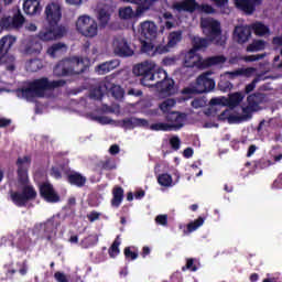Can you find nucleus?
<instances>
[{
  "label": "nucleus",
  "mask_w": 282,
  "mask_h": 282,
  "mask_svg": "<svg viewBox=\"0 0 282 282\" xmlns=\"http://www.w3.org/2000/svg\"><path fill=\"white\" fill-rule=\"evenodd\" d=\"M199 8L204 14H215V12H217V10H215L210 4H202Z\"/></svg>",
  "instance_id": "338daca9"
},
{
  "label": "nucleus",
  "mask_w": 282,
  "mask_h": 282,
  "mask_svg": "<svg viewBox=\"0 0 282 282\" xmlns=\"http://www.w3.org/2000/svg\"><path fill=\"white\" fill-rule=\"evenodd\" d=\"M268 102V95L263 93H253L247 97V105H250L257 111H261V105Z\"/></svg>",
  "instance_id": "a211bd4d"
},
{
  "label": "nucleus",
  "mask_w": 282,
  "mask_h": 282,
  "mask_svg": "<svg viewBox=\"0 0 282 282\" xmlns=\"http://www.w3.org/2000/svg\"><path fill=\"white\" fill-rule=\"evenodd\" d=\"M246 98V95L242 93H234L229 96L227 105L231 109H235V107H239L241 102H243V99Z\"/></svg>",
  "instance_id": "2f4dec72"
},
{
  "label": "nucleus",
  "mask_w": 282,
  "mask_h": 282,
  "mask_svg": "<svg viewBox=\"0 0 282 282\" xmlns=\"http://www.w3.org/2000/svg\"><path fill=\"white\" fill-rule=\"evenodd\" d=\"M150 129L151 131H173V128L167 122L152 123Z\"/></svg>",
  "instance_id": "8fccbe9b"
},
{
  "label": "nucleus",
  "mask_w": 282,
  "mask_h": 282,
  "mask_svg": "<svg viewBox=\"0 0 282 282\" xmlns=\"http://www.w3.org/2000/svg\"><path fill=\"white\" fill-rule=\"evenodd\" d=\"M170 145L173 151H180V147H182V140H180V137L174 135L170 139Z\"/></svg>",
  "instance_id": "4d7b16f0"
},
{
  "label": "nucleus",
  "mask_w": 282,
  "mask_h": 282,
  "mask_svg": "<svg viewBox=\"0 0 282 282\" xmlns=\"http://www.w3.org/2000/svg\"><path fill=\"white\" fill-rule=\"evenodd\" d=\"M271 188L273 191H281L282 188V173L278 175V177L273 181Z\"/></svg>",
  "instance_id": "69168bd1"
},
{
  "label": "nucleus",
  "mask_w": 282,
  "mask_h": 282,
  "mask_svg": "<svg viewBox=\"0 0 282 282\" xmlns=\"http://www.w3.org/2000/svg\"><path fill=\"white\" fill-rule=\"evenodd\" d=\"M66 180L70 186L83 188L87 184V176L80 174V172L72 171L66 175Z\"/></svg>",
  "instance_id": "412c9836"
},
{
  "label": "nucleus",
  "mask_w": 282,
  "mask_h": 282,
  "mask_svg": "<svg viewBox=\"0 0 282 282\" xmlns=\"http://www.w3.org/2000/svg\"><path fill=\"white\" fill-rule=\"evenodd\" d=\"M98 20L102 28H106L109 24V21H111V13L109 10L101 8L98 11Z\"/></svg>",
  "instance_id": "72a5a7b5"
},
{
  "label": "nucleus",
  "mask_w": 282,
  "mask_h": 282,
  "mask_svg": "<svg viewBox=\"0 0 282 282\" xmlns=\"http://www.w3.org/2000/svg\"><path fill=\"white\" fill-rule=\"evenodd\" d=\"M218 120L221 122H226V120H228L229 123L237 122V115H231L230 110L226 109L218 116Z\"/></svg>",
  "instance_id": "a18cd8bd"
},
{
  "label": "nucleus",
  "mask_w": 282,
  "mask_h": 282,
  "mask_svg": "<svg viewBox=\"0 0 282 282\" xmlns=\"http://www.w3.org/2000/svg\"><path fill=\"white\" fill-rule=\"evenodd\" d=\"M17 265L19 268L18 272L19 274H21V276H25V274H28V260H24L23 262H17Z\"/></svg>",
  "instance_id": "13d9d810"
},
{
  "label": "nucleus",
  "mask_w": 282,
  "mask_h": 282,
  "mask_svg": "<svg viewBox=\"0 0 282 282\" xmlns=\"http://www.w3.org/2000/svg\"><path fill=\"white\" fill-rule=\"evenodd\" d=\"M186 270H189V272H197V270H199V268L197 267V259L187 258L186 264L182 267V272H186Z\"/></svg>",
  "instance_id": "79ce46f5"
},
{
  "label": "nucleus",
  "mask_w": 282,
  "mask_h": 282,
  "mask_svg": "<svg viewBox=\"0 0 282 282\" xmlns=\"http://www.w3.org/2000/svg\"><path fill=\"white\" fill-rule=\"evenodd\" d=\"M257 111L250 104H247V106L242 107V115L234 118L237 119V122H248V120H252V113H257Z\"/></svg>",
  "instance_id": "c756f323"
},
{
  "label": "nucleus",
  "mask_w": 282,
  "mask_h": 282,
  "mask_svg": "<svg viewBox=\"0 0 282 282\" xmlns=\"http://www.w3.org/2000/svg\"><path fill=\"white\" fill-rule=\"evenodd\" d=\"M218 87L220 91H230V89H232V84L229 80H220Z\"/></svg>",
  "instance_id": "e2e57ef3"
},
{
  "label": "nucleus",
  "mask_w": 282,
  "mask_h": 282,
  "mask_svg": "<svg viewBox=\"0 0 282 282\" xmlns=\"http://www.w3.org/2000/svg\"><path fill=\"white\" fill-rule=\"evenodd\" d=\"M107 77L99 82L98 85L95 86L93 90H90L89 98L91 100H102L105 93L107 91Z\"/></svg>",
  "instance_id": "b1692460"
},
{
  "label": "nucleus",
  "mask_w": 282,
  "mask_h": 282,
  "mask_svg": "<svg viewBox=\"0 0 282 282\" xmlns=\"http://www.w3.org/2000/svg\"><path fill=\"white\" fill-rule=\"evenodd\" d=\"M1 30H14V25H12V17H4L0 20Z\"/></svg>",
  "instance_id": "603ef678"
},
{
  "label": "nucleus",
  "mask_w": 282,
  "mask_h": 282,
  "mask_svg": "<svg viewBox=\"0 0 282 282\" xmlns=\"http://www.w3.org/2000/svg\"><path fill=\"white\" fill-rule=\"evenodd\" d=\"M156 89H159L160 94H164V96H173L175 94V80L166 75L164 80L158 82Z\"/></svg>",
  "instance_id": "aec40b11"
},
{
  "label": "nucleus",
  "mask_w": 282,
  "mask_h": 282,
  "mask_svg": "<svg viewBox=\"0 0 282 282\" xmlns=\"http://www.w3.org/2000/svg\"><path fill=\"white\" fill-rule=\"evenodd\" d=\"M108 253L111 259H116L120 254V240L118 238L110 246Z\"/></svg>",
  "instance_id": "49530a36"
},
{
  "label": "nucleus",
  "mask_w": 282,
  "mask_h": 282,
  "mask_svg": "<svg viewBox=\"0 0 282 282\" xmlns=\"http://www.w3.org/2000/svg\"><path fill=\"white\" fill-rule=\"evenodd\" d=\"M182 41V31H173L167 36V47H175Z\"/></svg>",
  "instance_id": "58836bf2"
},
{
  "label": "nucleus",
  "mask_w": 282,
  "mask_h": 282,
  "mask_svg": "<svg viewBox=\"0 0 282 282\" xmlns=\"http://www.w3.org/2000/svg\"><path fill=\"white\" fill-rule=\"evenodd\" d=\"M155 223L159 224V226H169V215H158Z\"/></svg>",
  "instance_id": "0e129e2a"
},
{
  "label": "nucleus",
  "mask_w": 282,
  "mask_h": 282,
  "mask_svg": "<svg viewBox=\"0 0 282 282\" xmlns=\"http://www.w3.org/2000/svg\"><path fill=\"white\" fill-rule=\"evenodd\" d=\"M158 182L160 186L169 187L171 184H173V176H171L169 173H163L158 176Z\"/></svg>",
  "instance_id": "37998d69"
},
{
  "label": "nucleus",
  "mask_w": 282,
  "mask_h": 282,
  "mask_svg": "<svg viewBox=\"0 0 282 282\" xmlns=\"http://www.w3.org/2000/svg\"><path fill=\"white\" fill-rule=\"evenodd\" d=\"M141 36H143L145 41H155V39H158V25H155V22H142Z\"/></svg>",
  "instance_id": "f3484780"
},
{
  "label": "nucleus",
  "mask_w": 282,
  "mask_h": 282,
  "mask_svg": "<svg viewBox=\"0 0 282 282\" xmlns=\"http://www.w3.org/2000/svg\"><path fill=\"white\" fill-rule=\"evenodd\" d=\"M64 85L65 80L63 79L50 82L47 77H42L29 82L26 87L18 88L17 94L26 100H31V98H45V91H52V89H57V87H64Z\"/></svg>",
  "instance_id": "f03ea898"
},
{
  "label": "nucleus",
  "mask_w": 282,
  "mask_h": 282,
  "mask_svg": "<svg viewBox=\"0 0 282 282\" xmlns=\"http://www.w3.org/2000/svg\"><path fill=\"white\" fill-rule=\"evenodd\" d=\"M137 7V10L134 12V19H138V17H141L143 15L147 10H149L151 7L144 2H141V3H134Z\"/></svg>",
  "instance_id": "864d4df0"
},
{
  "label": "nucleus",
  "mask_w": 282,
  "mask_h": 282,
  "mask_svg": "<svg viewBox=\"0 0 282 282\" xmlns=\"http://www.w3.org/2000/svg\"><path fill=\"white\" fill-rule=\"evenodd\" d=\"M110 77H106L107 91L111 94L115 100H122L124 98V89L120 85H116L111 82Z\"/></svg>",
  "instance_id": "4be33fe9"
},
{
  "label": "nucleus",
  "mask_w": 282,
  "mask_h": 282,
  "mask_svg": "<svg viewBox=\"0 0 282 282\" xmlns=\"http://www.w3.org/2000/svg\"><path fill=\"white\" fill-rule=\"evenodd\" d=\"M76 30L86 39L98 36V22L89 15H80L76 21Z\"/></svg>",
  "instance_id": "423d86ee"
},
{
  "label": "nucleus",
  "mask_w": 282,
  "mask_h": 282,
  "mask_svg": "<svg viewBox=\"0 0 282 282\" xmlns=\"http://www.w3.org/2000/svg\"><path fill=\"white\" fill-rule=\"evenodd\" d=\"M39 191L40 197H42L44 202H47L48 204H57V202H61V196L58 195V193H56V191L54 189V185H52L51 183H41L39 186Z\"/></svg>",
  "instance_id": "f8f14e48"
},
{
  "label": "nucleus",
  "mask_w": 282,
  "mask_h": 282,
  "mask_svg": "<svg viewBox=\"0 0 282 282\" xmlns=\"http://www.w3.org/2000/svg\"><path fill=\"white\" fill-rule=\"evenodd\" d=\"M123 199H124V189L120 186H115L112 188L111 206L113 208H120V204H122Z\"/></svg>",
  "instance_id": "c85d7f7f"
},
{
  "label": "nucleus",
  "mask_w": 282,
  "mask_h": 282,
  "mask_svg": "<svg viewBox=\"0 0 282 282\" xmlns=\"http://www.w3.org/2000/svg\"><path fill=\"white\" fill-rule=\"evenodd\" d=\"M21 192H12L11 191V200L18 208H25L28 206V202H34L37 197L36 189L32 185H22Z\"/></svg>",
  "instance_id": "0eeeda50"
},
{
  "label": "nucleus",
  "mask_w": 282,
  "mask_h": 282,
  "mask_svg": "<svg viewBox=\"0 0 282 282\" xmlns=\"http://www.w3.org/2000/svg\"><path fill=\"white\" fill-rule=\"evenodd\" d=\"M119 17L123 21H129L131 19H135V11L131 7H122L119 9Z\"/></svg>",
  "instance_id": "e433bc0d"
},
{
  "label": "nucleus",
  "mask_w": 282,
  "mask_h": 282,
  "mask_svg": "<svg viewBox=\"0 0 282 282\" xmlns=\"http://www.w3.org/2000/svg\"><path fill=\"white\" fill-rule=\"evenodd\" d=\"M204 221H205L204 217L199 216L194 221L187 224V232H195L197 228L204 226Z\"/></svg>",
  "instance_id": "de8ad7c7"
},
{
  "label": "nucleus",
  "mask_w": 282,
  "mask_h": 282,
  "mask_svg": "<svg viewBox=\"0 0 282 282\" xmlns=\"http://www.w3.org/2000/svg\"><path fill=\"white\" fill-rule=\"evenodd\" d=\"M237 10L245 12L247 17H251L257 12V8L263 3V0H234Z\"/></svg>",
  "instance_id": "4468645a"
},
{
  "label": "nucleus",
  "mask_w": 282,
  "mask_h": 282,
  "mask_svg": "<svg viewBox=\"0 0 282 282\" xmlns=\"http://www.w3.org/2000/svg\"><path fill=\"white\" fill-rule=\"evenodd\" d=\"M13 30H21L23 23H25V17L21 13V10H18L17 13L11 18Z\"/></svg>",
  "instance_id": "4c0bfd02"
},
{
  "label": "nucleus",
  "mask_w": 282,
  "mask_h": 282,
  "mask_svg": "<svg viewBox=\"0 0 282 282\" xmlns=\"http://www.w3.org/2000/svg\"><path fill=\"white\" fill-rule=\"evenodd\" d=\"M87 69H89V59L74 56L59 61L53 68V73L57 78H63L85 74Z\"/></svg>",
  "instance_id": "20e7f679"
},
{
  "label": "nucleus",
  "mask_w": 282,
  "mask_h": 282,
  "mask_svg": "<svg viewBox=\"0 0 282 282\" xmlns=\"http://www.w3.org/2000/svg\"><path fill=\"white\" fill-rule=\"evenodd\" d=\"M210 43H213V40H210L209 37L194 36L192 39V45H193L192 50H195V52H199V50H204L208 47Z\"/></svg>",
  "instance_id": "7c9ffc66"
},
{
  "label": "nucleus",
  "mask_w": 282,
  "mask_h": 282,
  "mask_svg": "<svg viewBox=\"0 0 282 282\" xmlns=\"http://www.w3.org/2000/svg\"><path fill=\"white\" fill-rule=\"evenodd\" d=\"M112 45L116 56H119L120 58H129L135 54L133 48H131V43H129V40L122 35L115 37Z\"/></svg>",
  "instance_id": "1a4fd4ad"
},
{
  "label": "nucleus",
  "mask_w": 282,
  "mask_h": 282,
  "mask_svg": "<svg viewBox=\"0 0 282 282\" xmlns=\"http://www.w3.org/2000/svg\"><path fill=\"white\" fill-rule=\"evenodd\" d=\"M200 28L203 30V34H205V36L210 41H215V39L221 36V23L215 19H202Z\"/></svg>",
  "instance_id": "6e6552de"
},
{
  "label": "nucleus",
  "mask_w": 282,
  "mask_h": 282,
  "mask_svg": "<svg viewBox=\"0 0 282 282\" xmlns=\"http://www.w3.org/2000/svg\"><path fill=\"white\" fill-rule=\"evenodd\" d=\"M19 250L25 251L30 248V240H28V236H21L17 242Z\"/></svg>",
  "instance_id": "5fc2aeb1"
},
{
  "label": "nucleus",
  "mask_w": 282,
  "mask_h": 282,
  "mask_svg": "<svg viewBox=\"0 0 282 282\" xmlns=\"http://www.w3.org/2000/svg\"><path fill=\"white\" fill-rule=\"evenodd\" d=\"M175 105H176L175 99H166L159 107L161 111H163V113H165L166 116V113H170L169 111H171V109H173Z\"/></svg>",
  "instance_id": "09e8293b"
},
{
  "label": "nucleus",
  "mask_w": 282,
  "mask_h": 282,
  "mask_svg": "<svg viewBox=\"0 0 282 282\" xmlns=\"http://www.w3.org/2000/svg\"><path fill=\"white\" fill-rule=\"evenodd\" d=\"M199 8V4L195 0H183L181 2H174L172 4V10L176 12H195Z\"/></svg>",
  "instance_id": "6ab92c4d"
},
{
  "label": "nucleus",
  "mask_w": 282,
  "mask_h": 282,
  "mask_svg": "<svg viewBox=\"0 0 282 282\" xmlns=\"http://www.w3.org/2000/svg\"><path fill=\"white\" fill-rule=\"evenodd\" d=\"M191 106L193 109H202V107H206V100H204V98H195Z\"/></svg>",
  "instance_id": "052dcab7"
},
{
  "label": "nucleus",
  "mask_w": 282,
  "mask_h": 282,
  "mask_svg": "<svg viewBox=\"0 0 282 282\" xmlns=\"http://www.w3.org/2000/svg\"><path fill=\"white\" fill-rule=\"evenodd\" d=\"M123 254L126 259H131V261H135V259H138V252L131 251V247H126L123 250Z\"/></svg>",
  "instance_id": "bf43d9fd"
},
{
  "label": "nucleus",
  "mask_w": 282,
  "mask_h": 282,
  "mask_svg": "<svg viewBox=\"0 0 282 282\" xmlns=\"http://www.w3.org/2000/svg\"><path fill=\"white\" fill-rule=\"evenodd\" d=\"M249 26L251 28V32H253L256 36H267V34H270V26L265 25L261 21H256Z\"/></svg>",
  "instance_id": "cd10ccee"
},
{
  "label": "nucleus",
  "mask_w": 282,
  "mask_h": 282,
  "mask_svg": "<svg viewBox=\"0 0 282 282\" xmlns=\"http://www.w3.org/2000/svg\"><path fill=\"white\" fill-rule=\"evenodd\" d=\"M141 54L147 56H155V45L153 42L141 41Z\"/></svg>",
  "instance_id": "c9c22d12"
},
{
  "label": "nucleus",
  "mask_w": 282,
  "mask_h": 282,
  "mask_svg": "<svg viewBox=\"0 0 282 282\" xmlns=\"http://www.w3.org/2000/svg\"><path fill=\"white\" fill-rule=\"evenodd\" d=\"M54 279L57 282H69V280L67 279V275H65V273L59 271L54 273Z\"/></svg>",
  "instance_id": "774afa93"
},
{
  "label": "nucleus",
  "mask_w": 282,
  "mask_h": 282,
  "mask_svg": "<svg viewBox=\"0 0 282 282\" xmlns=\"http://www.w3.org/2000/svg\"><path fill=\"white\" fill-rule=\"evenodd\" d=\"M42 67H43V64L39 58L31 59L28 63L29 72H39V69H42Z\"/></svg>",
  "instance_id": "3c124183"
},
{
  "label": "nucleus",
  "mask_w": 282,
  "mask_h": 282,
  "mask_svg": "<svg viewBox=\"0 0 282 282\" xmlns=\"http://www.w3.org/2000/svg\"><path fill=\"white\" fill-rule=\"evenodd\" d=\"M224 63H226V56L224 55H216L202 59V55L197 54V51L189 50L185 54L183 65L187 68L197 67V69H208V67L224 65Z\"/></svg>",
  "instance_id": "39448f33"
},
{
  "label": "nucleus",
  "mask_w": 282,
  "mask_h": 282,
  "mask_svg": "<svg viewBox=\"0 0 282 282\" xmlns=\"http://www.w3.org/2000/svg\"><path fill=\"white\" fill-rule=\"evenodd\" d=\"M120 66V61L111 59L108 62H104L95 67V70L99 76H105V74H109V72H113L116 67Z\"/></svg>",
  "instance_id": "5701e85b"
},
{
  "label": "nucleus",
  "mask_w": 282,
  "mask_h": 282,
  "mask_svg": "<svg viewBox=\"0 0 282 282\" xmlns=\"http://www.w3.org/2000/svg\"><path fill=\"white\" fill-rule=\"evenodd\" d=\"M97 167L100 169V171H113V169H116V161L111 158H106L98 162Z\"/></svg>",
  "instance_id": "f704fd0d"
},
{
  "label": "nucleus",
  "mask_w": 282,
  "mask_h": 282,
  "mask_svg": "<svg viewBox=\"0 0 282 282\" xmlns=\"http://www.w3.org/2000/svg\"><path fill=\"white\" fill-rule=\"evenodd\" d=\"M23 10L25 14L34 17V14H41V1L39 0H24Z\"/></svg>",
  "instance_id": "393cba45"
},
{
  "label": "nucleus",
  "mask_w": 282,
  "mask_h": 282,
  "mask_svg": "<svg viewBox=\"0 0 282 282\" xmlns=\"http://www.w3.org/2000/svg\"><path fill=\"white\" fill-rule=\"evenodd\" d=\"M259 80H261L259 77H256L250 84H248L245 87V94H251V91H254V89L257 88V83H259Z\"/></svg>",
  "instance_id": "680f3d73"
},
{
  "label": "nucleus",
  "mask_w": 282,
  "mask_h": 282,
  "mask_svg": "<svg viewBox=\"0 0 282 282\" xmlns=\"http://www.w3.org/2000/svg\"><path fill=\"white\" fill-rule=\"evenodd\" d=\"M30 182V178L28 176V170L18 169V183L20 186H25Z\"/></svg>",
  "instance_id": "c03bdc74"
},
{
  "label": "nucleus",
  "mask_w": 282,
  "mask_h": 282,
  "mask_svg": "<svg viewBox=\"0 0 282 282\" xmlns=\"http://www.w3.org/2000/svg\"><path fill=\"white\" fill-rule=\"evenodd\" d=\"M61 226V220L56 218L55 216L48 218L45 223H42L39 225V227H35V230H40V237L41 239H46V241H52V235Z\"/></svg>",
  "instance_id": "9d476101"
},
{
  "label": "nucleus",
  "mask_w": 282,
  "mask_h": 282,
  "mask_svg": "<svg viewBox=\"0 0 282 282\" xmlns=\"http://www.w3.org/2000/svg\"><path fill=\"white\" fill-rule=\"evenodd\" d=\"M17 166L18 169H22L23 171H28V169H30L31 164H32V156L30 155H25L23 158H18L17 160Z\"/></svg>",
  "instance_id": "a19ab883"
},
{
  "label": "nucleus",
  "mask_w": 282,
  "mask_h": 282,
  "mask_svg": "<svg viewBox=\"0 0 282 282\" xmlns=\"http://www.w3.org/2000/svg\"><path fill=\"white\" fill-rule=\"evenodd\" d=\"M43 50V44H41V42L36 41V40H31L25 48H24V52L25 54H39L40 52H42Z\"/></svg>",
  "instance_id": "473e14b6"
},
{
  "label": "nucleus",
  "mask_w": 282,
  "mask_h": 282,
  "mask_svg": "<svg viewBox=\"0 0 282 282\" xmlns=\"http://www.w3.org/2000/svg\"><path fill=\"white\" fill-rule=\"evenodd\" d=\"M17 43V37L4 35L0 40V64L8 63V53L12 50V45Z\"/></svg>",
  "instance_id": "2eb2a0df"
},
{
  "label": "nucleus",
  "mask_w": 282,
  "mask_h": 282,
  "mask_svg": "<svg viewBox=\"0 0 282 282\" xmlns=\"http://www.w3.org/2000/svg\"><path fill=\"white\" fill-rule=\"evenodd\" d=\"M132 73L140 77L143 87H156L169 76L164 69L155 70V62L144 61L133 66Z\"/></svg>",
  "instance_id": "7ed1b4c3"
},
{
  "label": "nucleus",
  "mask_w": 282,
  "mask_h": 282,
  "mask_svg": "<svg viewBox=\"0 0 282 282\" xmlns=\"http://www.w3.org/2000/svg\"><path fill=\"white\" fill-rule=\"evenodd\" d=\"M123 129H135V127H149V120L140 118H126L122 120Z\"/></svg>",
  "instance_id": "bb28decb"
},
{
  "label": "nucleus",
  "mask_w": 282,
  "mask_h": 282,
  "mask_svg": "<svg viewBox=\"0 0 282 282\" xmlns=\"http://www.w3.org/2000/svg\"><path fill=\"white\" fill-rule=\"evenodd\" d=\"M213 72L207 70L196 78L197 94H208L215 89V79L210 78Z\"/></svg>",
  "instance_id": "9b49d317"
},
{
  "label": "nucleus",
  "mask_w": 282,
  "mask_h": 282,
  "mask_svg": "<svg viewBox=\"0 0 282 282\" xmlns=\"http://www.w3.org/2000/svg\"><path fill=\"white\" fill-rule=\"evenodd\" d=\"M169 52H171L169 44L154 46V56H158V54H169Z\"/></svg>",
  "instance_id": "6e6d98bb"
},
{
  "label": "nucleus",
  "mask_w": 282,
  "mask_h": 282,
  "mask_svg": "<svg viewBox=\"0 0 282 282\" xmlns=\"http://www.w3.org/2000/svg\"><path fill=\"white\" fill-rule=\"evenodd\" d=\"M186 113L180 111H171L165 115V121L172 131H180L184 127Z\"/></svg>",
  "instance_id": "ddd939ff"
},
{
  "label": "nucleus",
  "mask_w": 282,
  "mask_h": 282,
  "mask_svg": "<svg viewBox=\"0 0 282 282\" xmlns=\"http://www.w3.org/2000/svg\"><path fill=\"white\" fill-rule=\"evenodd\" d=\"M66 53H67V44L62 43V42L54 43L46 51V54H48V56H51V58H58V57L63 56V54H66Z\"/></svg>",
  "instance_id": "a878e982"
},
{
  "label": "nucleus",
  "mask_w": 282,
  "mask_h": 282,
  "mask_svg": "<svg viewBox=\"0 0 282 282\" xmlns=\"http://www.w3.org/2000/svg\"><path fill=\"white\" fill-rule=\"evenodd\" d=\"M252 37V30L250 25H238L234 30V39L239 43V45H243V43H248Z\"/></svg>",
  "instance_id": "dca6fc26"
},
{
  "label": "nucleus",
  "mask_w": 282,
  "mask_h": 282,
  "mask_svg": "<svg viewBox=\"0 0 282 282\" xmlns=\"http://www.w3.org/2000/svg\"><path fill=\"white\" fill-rule=\"evenodd\" d=\"M265 50V41L263 40H253L251 44L247 46V52H262Z\"/></svg>",
  "instance_id": "ea45409f"
},
{
  "label": "nucleus",
  "mask_w": 282,
  "mask_h": 282,
  "mask_svg": "<svg viewBox=\"0 0 282 282\" xmlns=\"http://www.w3.org/2000/svg\"><path fill=\"white\" fill-rule=\"evenodd\" d=\"M45 17L47 26L39 33L41 41H58L67 34V28L63 24H58L63 19V11L61 4L56 2L48 3L45 8Z\"/></svg>",
  "instance_id": "f257e3e1"
}]
</instances>
